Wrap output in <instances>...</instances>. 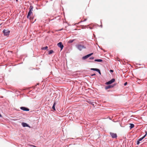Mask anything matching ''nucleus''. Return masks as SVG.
Segmentation results:
<instances>
[{
	"label": "nucleus",
	"mask_w": 147,
	"mask_h": 147,
	"mask_svg": "<svg viewBox=\"0 0 147 147\" xmlns=\"http://www.w3.org/2000/svg\"><path fill=\"white\" fill-rule=\"evenodd\" d=\"M110 72H113V70H110Z\"/></svg>",
	"instance_id": "b1692460"
},
{
	"label": "nucleus",
	"mask_w": 147,
	"mask_h": 147,
	"mask_svg": "<svg viewBox=\"0 0 147 147\" xmlns=\"http://www.w3.org/2000/svg\"><path fill=\"white\" fill-rule=\"evenodd\" d=\"M114 86V85H109L108 86H106L105 88L106 90L108 89L111 88H113Z\"/></svg>",
	"instance_id": "1a4fd4ad"
},
{
	"label": "nucleus",
	"mask_w": 147,
	"mask_h": 147,
	"mask_svg": "<svg viewBox=\"0 0 147 147\" xmlns=\"http://www.w3.org/2000/svg\"><path fill=\"white\" fill-rule=\"evenodd\" d=\"M90 69L92 70L95 71H98L99 69L96 68H91Z\"/></svg>",
	"instance_id": "4468645a"
},
{
	"label": "nucleus",
	"mask_w": 147,
	"mask_h": 147,
	"mask_svg": "<svg viewBox=\"0 0 147 147\" xmlns=\"http://www.w3.org/2000/svg\"><path fill=\"white\" fill-rule=\"evenodd\" d=\"M115 79L113 78L111 80L107 82L106 83V84L107 85H109L115 82Z\"/></svg>",
	"instance_id": "20e7f679"
},
{
	"label": "nucleus",
	"mask_w": 147,
	"mask_h": 147,
	"mask_svg": "<svg viewBox=\"0 0 147 147\" xmlns=\"http://www.w3.org/2000/svg\"><path fill=\"white\" fill-rule=\"evenodd\" d=\"M16 1H18V0H16Z\"/></svg>",
	"instance_id": "a878e982"
},
{
	"label": "nucleus",
	"mask_w": 147,
	"mask_h": 147,
	"mask_svg": "<svg viewBox=\"0 0 147 147\" xmlns=\"http://www.w3.org/2000/svg\"><path fill=\"white\" fill-rule=\"evenodd\" d=\"M95 75H96L95 74H94L91 75V76H95Z\"/></svg>",
	"instance_id": "4be33fe9"
},
{
	"label": "nucleus",
	"mask_w": 147,
	"mask_h": 147,
	"mask_svg": "<svg viewBox=\"0 0 147 147\" xmlns=\"http://www.w3.org/2000/svg\"><path fill=\"white\" fill-rule=\"evenodd\" d=\"M89 59H94V57H90Z\"/></svg>",
	"instance_id": "6ab92c4d"
},
{
	"label": "nucleus",
	"mask_w": 147,
	"mask_h": 147,
	"mask_svg": "<svg viewBox=\"0 0 147 147\" xmlns=\"http://www.w3.org/2000/svg\"><path fill=\"white\" fill-rule=\"evenodd\" d=\"M93 54V53H91L90 54H89L83 57H82V59H86L87 58L91 56L92 54Z\"/></svg>",
	"instance_id": "39448f33"
},
{
	"label": "nucleus",
	"mask_w": 147,
	"mask_h": 147,
	"mask_svg": "<svg viewBox=\"0 0 147 147\" xmlns=\"http://www.w3.org/2000/svg\"><path fill=\"white\" fill-rule=\"evenodd\" d=\"M87 20V19H84V20H82V22H84V21H86V20Z\"/></svg>",
	"instance_id": "412c9836"
},
{
	"label": "nucleus",
	"mask_w": 147,
	"mask_h": 147,
	"mask_svg": "<svg viewBox=\"0 0 147 147\" xmlns=\"http://www.w3.org/2000/svg\"><path fill=\"white\" fill-rule=\"evenodd\" d=\"M2 117V115L0 114V117Z\"/></svg>",
	"instance_id": "393cba45"
},
{
	"label": "nucleus",
	"mask_w": 147,
	"mask_h": 147,
	"mask_svg": "<svg viewBox=\"0 0 147 147\" xmlns=\"http://www.w3.org/2000/svg\"><path fill=\"white\" fill-rule=\"evenodd\" d=\"M94 61H95L97 62H102V60L101 59H95Z\"/></svg>",
	"instance_id": "ddd939ff"
},
{
	"label": "nucleus",
	"mask_w": 147,
	"mask_h": 147,
	"mask_svg": "<svg viewBox=\"0 0 147 147\" xmlns=\"http://www.w3.org/2000/svg\"><path fill=\"white\" fill-rule=\"evenodd\" d=\"M97 72H98L100 75H101V73L100 70L99 69H98V71Z\"/></svg>",
	"instance_id": "aec40b11"
},
{
	"label": "nucleus",
	"mask_w": 147,
	"mask_h": 147,
	"mask_svg": "<svg viewBox=\"0 0 147 147\" xmlns=\"http://www.w3.org/2000/svg\"><path fill=\"white\" fill-rule=\"evenodd\" d=\"M33 7L32 6H30V10L29 11L28 14V15L27 16V18H29L30 19V16L31 15V14L32 13V11H33Z\"/></svg>",
	"instance_id": "f257e3e1"
},
{
	"label": "nucleus",
	"mask_w": 147,
	"mask_h": 147,
	"mask_svg": "<svg viewBox=\"0 0 147 147\" xmlns=\"http://www.w3.org/2000/svg\"><path fill=\"white\" fill-rule=\"evenodd\" d=\"M140 141H139V140H138L137 142V145L139 144L140 143Z\"/></svg>",
	"instance_id": "a211bd4d"
},
{
	"label": "nucleus",
	"mask_w": 147,
	"mask_h": 147,
	"mask_svg": "<svg viewBox=\"0 0 147 147\" xmlns=\"http://www.w3.org/2000/svg\"><path fill=\"white\" fill-rule=\"evenodd\" d=\"M57 46H58V47L61 48V50H62L63 49V46L61 42H59V43H58L57 44Z\"/></svg>",
	"instance_id": "423d86ee"
},
{
	"label": "nucleus",
	"mask_w": 147,
	"mask_h": 147,
	"mask_svg": "<svg viewBox=\"0 0 147 147\" xmlns=\"http://www.w3.org/2000/svg\"><path fill=\"white\" fill-rule=\"evenodd\" d=\"M77 48L80 51L82 50L83 49L86 48V47L83 45L80 44H78L76 45Z\"/></svg>",
	"instance_id": "f03ea898"
},
{
	"label": "nucleus",
	"mask_w": 147,
	"mask_h": 147,
	"mask_svg": "<svg viewBox=\"0 0 147 147\" xmlns=\"http://www.w3.org/2000/svg\"><path fill=\"white\" fill-rule=\"evenodd\" d=\"M3 32L4 34V35L5 36H7L8 35L10 32V31L7 29H4L3 31Z\"/></svg>",
	"instance_id": "7ed1b4c3"
},
{
	"label": "nucleus",
	"mask_w": 147,
	"mask_h": 147,
	"mask_svg": "<svg viewBox=\"0 0 147 147\" xmlns=\"http://www.w3.org/2000/svg\"><path fill=\"white\" fill-rule=\"evenodd\" d=\"M53 50H50L49 52V54H51L53 53Z\"/></svg>",
	"instance_id": "dca6fc26"
},
{
	"label": "nucleus",
	"mask_w": 147,
	"mask_h": 147,
	"mask_svg": "<svg viewBox=\"0 0 147 147\" xmlns=\"http://www.w3.org/2000/svg\"><path fill=\"white\" fill-rule=\"evenodd\" d=\"M127 84V82H125L124 84V86H126Z\"/></svg>",
	"instance_id": "5701e85b"
},
{
	"label": "nucleus",
	"mask_w": 147,
	"mask_h": 147,
	"mask_svg": "<svg viewBox=\"0 0 147 147\" xmlns=\"http://www.w3.org/2000/svg\"><path fill=\"white\" fill-rule=\"evenodd\" d=\"M130 125L129 126V127L130 129H131L132 128H133L134 126V125L133 124H130Z\"/></svg>",
	"instance_id": "f8f14e48"
},
{
	"label": "nucleus",
	"mask_w": 147,
	"mask_h": 147,
	"mask_svg": "<svg viewBox=\"0 0 147 147\" xmlns=\"http://www.w3.org/2000/svg\"><path fill=\"white\" fill-rule=\"evenodd\" d=\"M110 134L113 138H115L117 137V134L115 133L110 132Z\"/></svg>",
	"instance_id": "0eeeda50"
},
{
	"label": "nucleus",
	"mask_w": 147,
	"mask_h": 147,
	"mask_svg": "<svg viewBox=\"0 0 147 147\" xmlns=\"http://www.w3.org/2000/svg\"><path fill=\"white\" fill-rule=\"evenodd\" d=\"M56 105V103H55V102L53 105L52 107V109H53L54 110H55V106Z\"/></svg>",
	"instance_id": "2eb2a0df"
},
{
	"label": "nucleus",
	"mask_w": 147,
	"mask_h": 147,
	"mask_svg": "<svg viewBox=\"0 0 147 147\" xmlns=\"http://www.w3.org/2000/svg\"><path fill=\"white\" fill-rule=\"evenodd\" d=\"M22 125L23 127H30L29 126V125L26 123H22Z\"/></svg>",
	"instance_id": "9d476101"
},
{
	"label": "nucleus",
	"mask_w": 147,
	"mask_h": 147,
	"mask_svg": "<svg viewBox=\"0 0 147 147\" xmlns=\"http://www.w3.org/2000/svg\"><path fill=\"white\" fill-rule=\"evenodd\" d=\"M146 135V134L145 135H144L143 137H142V138H140V139H138V140H139V141H141L145 137Z\"/></svg>",
	"instance_id": "9b49d317"
},
{
	"label": "nucleus",
	"mask_w": 147,
	"mask_h": 147,
	"mask_svg": "<svg viewBox=\"0 0 147 147\" xmlns=\"http://www.w3.org/2000/svg\"><path fill=\"white\" fill-rule=\"evenodd\" d=\"M48 48V47L47 46H46L45 47H43L42 48V50H46Z\"/></svg>",
	"instance_id": "f3484780"
},
{
	"label": "nucleus",
	"mask_w": 147,
	"mask_h": 147,
	"mask_svg": "<svg viewBox=\"0 0 147 147\" xmlns=\"http://www.w3.org/2000/svg\"><path fill=\"white\" fill-rule=\"evenodd\" d=\"M20 108L21 109L24 111H28L29 110V109L24 107H21Z\"/></svg>",
	"instance_id": "6e6552de"
}]
</instances>
